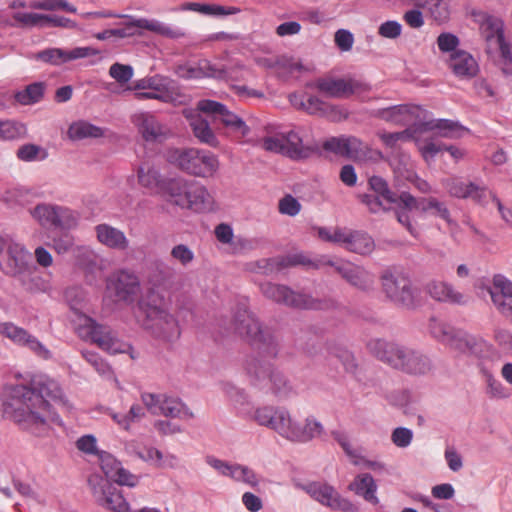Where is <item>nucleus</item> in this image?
<instances>
[{
  "label": "nucleus",
  "mask_w": 512,
  "mask_h": 512,
  "mask_svg": "<svg viewBox=\"0 0 512 512\" xmlns=\"http://www.w3.org/2000/svg\"><path fill=\"white\" fill-rule=\"evenodd\" d=\"M17 158L24 162H31L37 159H44L46 153L40 146L35 144H24L16 152Z\"/></svg>",
  "instance_id": "57"
},
{
  "label": "nucleus",
  "mask_w": 512,
  "mask_h": 512,
  "mask_svg": "<svg viewBox=\"0 0 512 512\" xmlns=\"http://www.w3.org/2000/svg\"><path fill=\"white\" fill-rule=\"evenodd\" d=\"M216 239L222 244H230L233 245V250L236 252L239 248H244L247 244V241L244 239H237L235 242L233 241V229L229 224L220 223L215 227L214 230Z\"/></svg>",
  "instance_id": "50"
},
{
  "label": "nucleus",
  "mask_w": 512,
  "mask_h": 512,
  "mask_svg": "<svg viewBox=\"0 0 512 512\" xmlns=\"http://www.w3.org/2000/svg\"><path fill=\"white\" fill-rule=\"evenodd\" d=\"M214 208L215 200L208 189L204 185L192 181L183 209L196 213H206L213 211Z\"/></svg>",
  "instance_id": "27"
},
{
  "label": "nucleus",
  "mask_w": 512,
  "mask_h": 512,
  "mask_svg": "<svg viewBox=\"0 0 512 512\" xmlns=\"http://www.w3.org/2000/svg\"><path fill=\"white\" fill-rule=\"evenodd\" d=\"M369 185L371 189L376 192L383 200L387 203H395L400 208H402V204L399 200V196H396L393 192H391L387 186V183L384 179L378 176H373L369 179Z\"/></svg>",
  "instance_id": "54"
},
{
  "label": "nucleus",
  "mask_w": 512,
  "mask_h": 512,
  "mask_svg": "<svg viewBox=\"0 0 512 512\" xmlns=\"http://www.w3.org/2000/svg\"><path fill=\"white\" fill-rule=\"evenodd\" d=\"M108 288L113 290L119 301L133 303L141 292V283L133 271L122 269L111 275Z\"/></svg>",
  "instance_id": "18"
},
{
  "label": "nucleus",
  "mask_w": 512,
  "mask_h": 512,
  "mask_svg": "<svg viewBox=\"0 0 512 512\" xmlns=\"http://www.w3.org/2000/svg\"><path fill=\"white\" fill-rule=\"evenodd\" d=\"M374 247V241L367 233L351 231L345 249L350 252L367 255L374 250Z\"/></svg>",
  "instance_id": "41"
},
{
  "label": "nucleus",
  "mask_w": 512,
  "mask_h": 512,
  "mask_svg": "<svg viewBox=\"0 0 512 512\" xmlns=\"http://www.w3.org/2000/svg\"><path fill=\"white\" fill-rule=\"evenodd\" d=\"M27 136L25 124L15 120H0V140L16 141Z\"/></svg>",
  "instance_id": "46"
},
{
  "label": "nucleus",
  "mask_w": 512,
  "mask_h": 512,
  "mask_svg": "<svg viewBox=\"0 0 512 512\" xmlns=\"http://www.w3.org/2000/svg\"><path fill=\"white\" fill-rule=\"evenodd\" d=\"M99 53V50L93 47H76L71 50L48 48L37 52L33 58L53 66H59L73 60L96 56Z\"/></svg>",
  "instance_id": "21"
},
{
  "label": "nucleus",
  "mask_w": 512,
  "mask_h": 512,
  "mask_svg": "<svg viewBox=\"0 0 512 512\" xmlns=\"http://www.w3.org/2000/svg\"><path fill=\"white\" fill-rule=\"evenodd\" d=\"M315 501L333 510L356 512L354 504L342 497L336 489L323 482H313L302 487Z\"/></svg>",
  "instance_id": "15"
},
{
  "label": "nucleus",
  "mask_w": 512,
  "mask_h": 512,
  "mask_svg": "<svg viewBox=\"0 0 512 512\" xmlns=\"http://www.w3.org/2000/svg\"><path fill=\"white\" fill-rule=\"evenodd\" d=\"M399 200L405 210H419L422 213L438 217L449 225L453 223L446 204L435 197L415 198L410 193L403 192L399 195Z\"/></svg>",
  "instance_id": "17"
},
{
  "label": "nucleus",
  "mask_w": 512,
  "mask_h": 512,
  "mask_svg": "<svg viewBox=\"0 0 512 512\" xmlns=\"http://www.w3.org/2000/svg\"><path fill=\"white\" fill-rule=\"evenodd\" d=\"M260 289L266 298L289 307L319 310L326 306V302L307 294L296 293L284 285L266 282L260 285Z\"/></svg>",
  "instance_id": "9"
},
{
  "label": "nucleus",
  "mask_w": 512,
  "mask_h": 512,
  "mask_svg": "<svg viewBox=\"0 0 512 512\" xmlns=\"http://www.w3.org/2000/svg\"><path fill=\"white\" fill-rule=\"evenodd\" d=\"M74 313L75 330L81 339L96 344L110 354L128 353L132 349L128 343L119 340L108 326L97 324L91 317L77 310Z\"/></svg>",
  "instance_id": "6"
},
{
  "label": "nucleus",
  "mask_w": 512,
  "mask_h": 512,
  "mask_svg": "<svg viewBox=\"0 0 512 512\" xmlns=\"http://www.w3.org/2000/svg\"><path fill=\"white\" fill-rule=\"evenodd\" d=\"M83 18H116V17H122V15H117L113 13L112 11H95V12H87L83 13L81 15ZM125 18H129L130 21L127 22L125 25L127 28L131 27H137L140 29H145L154 33H157L162 36L176 38L180 36V33H178L176 30L172 29L169 26H166L165 24L161 23L158 20L154 19H146V18H139V19H132V17L123 15Z\"/></svg>",
  "instance_id": "22"
},
{
  "label": "nucleus",
  "mask_w": 512,
  "mask_h": 512,
  "mask_svg": "<svg viewBox=\"0 0 512 512\" xmlns=\"http://www.w3.org/2000/svg\"><path fill=\"white\" fill-rule=\"evenodd\" d=\"M347 137L346 136H340V137H331L327 139L322 147L324 150L332 152L334 154L345 156L347 153Z\"/></svg>",
  "instance_id": "64"
},
{
  "label": "nucleus",
  "mask_w": 512,
  "mask_h": 512,
  "mask_svg": "<svg viewBox=\"0 0 512 512\" xmlns=\"http://www.w3.org/2000/svg\"><path fill=\"white\" fill-rule=\"evenodd\" d=\"M144 406L152 413L178 419H191L193 412L176 397L166 394L142 393Z\"/></svg>",
  "instance_id": "11"
},
{
  "label": "nucleus",
  "mask_w": 512,
  "mask_h": 512,
  "mask_svg": "<svg viewBox=\"0 0 512 512\" xmlns=\"http://www.w3.org/2000/svg\"><path fill=\"white\" fill-rule=\"evenodd\" d=\"M77 224L76 214L69 208L57 206V213L55 216V227L70 229Z\"/></svg>",
  "instance_id": "59"
},
{
  "label": "nucleus",
  "mask_w": 512,
  "mask_h": 512,
  "mask_svg": "<svg viewBox=\"0 0 512 512\" xmlns=\"http://www.w3.org/2000/svg\"><path fill=\"white\" fill-rule=\"evenodd\" d=\"M185 117L189 120V125L194 136L204 144L211 147H218L219 141L212 131L208 121L204 119L199 112L185 110Z\"/></svg>",
  "instance_id": "31"
},
{
  "label": "nucleus",
  "mask_w": 512,
  "mask_h": 512,
  "mask_svg": "<svg viewBox=\"0 0 512 512\" xmlns=\"http://www.w3.org/2000/svg\"><path fill=\"white\" fill-rule=\"evenodd\" d=\"M57 206L49 204H39L32 211L33 217L42 226H54Z\"/></svg>",
  "instance_id": "55"
},
{
  "label": "nucleus",
  "mask_w": 512,
  "mask_h": 512,
  "mask_svg": "<svg viewBox=\"0 0 512 512\" xmlns=\"http://www.w3.org/2000/svg\"><path fill=\"white\" fill-rule=\"evenodd\" d=\"M166 158L180 170L202 178L214 176L220 166L219 159L214 153L197 148L169 149Z\"/></svg>",
  "instance_id": "5"
},
{
  "label": "nucleus",
  "mask_w": 512,
  "mask_h": 512,
  "mask_svg": "<svg viewBox=\"0 0 512 512\" xmlns=\"http://www.w3.org/2000/svg\"><path fill=\"white\" fill-rule=\"evenodd\" d=\"M191 184V180L174 178L163 182L161 190L169 203L183 209Z\"/></svg>",
  "instance_id": "32"
},
{
  "label": "nucleus",
  "mask_w": 512,
  "mask_h": 512,
  "mask_svg": "<svg viewBox=\"0 0 512 512\" xmlns=\"http://www.w3.org/2000/svg\"><path fill=\"white\" fill-rule=\"evenodd\" d=\"M114 421V423L124 431H130L132 425L139 422L145 417V410L140 404L131 405L127 413L116 412L109 408L106 412Z\"/></svg>",
  "instance_id": "38"
},
{
  "label": "nucleus",
  "mask_w": 512,
  "mask_h": 512,
  "mask_svg": "<svg viewBox=\"0 0 512 512\" xmlns=\"http://www.w3.org/2000/svg\"><path fill=\"white\" fill-rule=\"evenodd\" d=\"M13 19L22 27H35L43 24L44 14L16 12Z\"/></svg>",
  "instance_id": "62"
},
{
  "label": "nucleus",
  "mask_w": 512,
  "mask_h": 512,
  "mask_svg": "<svg viewBox=\"0 0 512 512\" xmlns=\"http://www.w3.org/2000/svg\"><path fill=\"white\" fill-rule=\"evenodd\" d=\"M136 318L145 330L160 340L173 342L181 335L177 319L153 295L137 303Z\"/></svg>",
  "instance_id": "3"
},
{
  "label": "nucleus",
  "mask_w": 512,
  "mask_h": 512,
  "mask_svg": "<svg viewBox=\"0 0 512 512\" xmlns=\"http://www.w3.org/2000/svg\"><path fill=\"white\" fill-rule=\"evenodd\" d=\"M131 121L146 142H161L168 135V128L150 112H137Z\"/></svg>",
  "instance_id": "23"
},
{
  "label": "nucleus",
  "mask_w": 512,
  "mask_h": 512,
  "mask_svg": "<svg viewBox=\"0 0 512 512\" xmlns=\"http://www.w3.org/2000/svg\"><path fill=\"white\" fill-rule=\"evenodd\" d=\"M285 411V407L265 405L257 407L253 412L252 418L258 425L277 433L280 419L285 414Z\"/></svg>",
  "instance_id": "36"
},
{
  "label": "nucleus",
  "mask_w": 512,
  "mask_h": 512,
  "mask_svg": "<svg viewBox=\"0 0 512 512\" xmlns=\"http://www.w3.org/2000/svg\"><path fill=\"white\" fill-rule=\"evenodd\" d=\"M426 292L436 301L450 304H464V295L457 291L453 285L441 280H431L426 284Z\"/></svg>",
  "instance_id": "29"
},
{
  "label": "nucleus",
  "mask_w": 512,
  "mask_h": 512,
  "mask_svg": "<svg viewBox=\"0 0 512 512\" xmlns=\"http://www.w3.org/2000/svg\"><path fill=\"white\" fill-rule=\"evenodd\" d=\"M178 72L182 77L195 79L203 77L227 79L229 77L226 70L217 68L208 60H200L195 66L179 67Z\"/></svg>",
  "instance_id": "34"
},
{
  "label": "nucleus",
  "mask_w": 512,
  "mask_h": 512,
  "mask_svg": "<svg viewBox=\"0 0 512 512\" xmlns=\"http://www.w3.org/2000/svg\"><path fill=\"white\" fill-rule=\"evenodd\" d=\"M334 267L335 271L351 286L361 290L369 291L373 288L375 277L364 267L356 265L349 261L327 262Z\"/></svg>",
  "instance_id": "19"
},
{
  "label": "nucleus",
  "mask_w": 512,
  "mask_h": 512,
  "mask_svg": "<svg viewBox=\"0 0 512 512\" xmlns=\"http://www.w3.org/2000/svg\"><path fill=\"white\" fill-rule=\"evenodd\" d=\"M170 79L156 74L153 76L145 77L134 82L133 89L135 90H153L158 92L170 91Z\"/></svg>",
  "instance_id": "48"
},
{
  "label": "nucleus",
  "mask_w": 512,
  "mask_h": 512,
  "mask_svg": "<svg viewBox=\"0 0 512 512\" xmlns=\"http://www.w3.org/2000/svg\"><path fill=\"white\" fill-rule=\"evenodd\" d=\"M429 331L434 338L446 344L451 339L455 329L441 320L431 318L429 321Z\"/></svg>",
  "instance_id": "56"
},
{
  "label": "nucleus",
  "mask_w": 512,
  "mask_h": 512,
  "mask_svg": "<svg viewBox=\"0 0 512 512\" xmlns=\"http://www.w3.org/2000/svg\"><path fill=\"white\" fill-rule=\"evenodd\" d=\"M28 7L46 11L64 10L70 13L77 12V8L69 4L66 0H34L28 4Z\"/></svg>",
  "instance_id": "51"
},
{
  "label": "nucleus",
  "mask_w": 512,
  "mask_h": 512,
  "mask_svg": "<svg viewBox=\"0 0 512 512\" xmlns=\"http://www.w3.org/2000/svg\"><path fill=\"white\" fill-rule=\"evenodd\" d=\"M68 137L71 140H82L86 138H100L104 135L102 128L86 121L72 123L68 129Z\"/></svg>",
  "instance_id": "42"
},
{
  "label": "nucleus",
  "mask_w": 512,
  "mask_h": 512,
  "mask_svg": "<svg viewBox=\"0 0 512 512\" xmlns=\"http://www.w3.org/2000/svg\"><path fill=\"white\" fill-rule=\"evenodd\" d=\"M448 66L458 77H473L478 71L476 60L464 50H457L451 53Z\"/></svg>",
  "instance_id": "33"
},
{
  "label": "nucleus",
  "mask_w": 512,
  "mask_h": 512,
  "mask_svg": "<svg viewBox=\"0 0 512 512\" xmlns=\"http://www.w3.org/2000/svg\"><path fill=\"white\" fill-rule=\"evenodd\" d=\"M31 265L30 253L21 243L6 238L0 247V270L7 276L16 277Z\"/></svg>",
  "instance_id": "12"
},
{
  "label": "nucleus",
  "mask_w": 512,
  "mask_h": 512,
  "mask_svg": "<svg viewBox=\"0 0 512 512\" xmlns=\"http://www.w3.org/2000/svg\"><path fill=\"white\" fill-rule=\"evenodd\" d=\"M229 329L249 341L255 347L257 356H278L280 347L276 337L270 330L261 326L246 302H239L233 309Z\"/></svg>",
  "instance_id": "2"
},
{
  "label": "nucleus",
  "mask_w": 512,
  "mask_h": 512,
  "mask_svg": "<svg viewBox=\"0 0 512 512\" xmlns=\"http://www.w3.org/2000/svg\"><path fill=\"white\" fill-rule=\"evenodd\" d=\"M48 399L70 412L72 405L59 384L47 375H34L28 385H16L8 390L1 409L3 416L21 429L41 435L51 423L62 425L59 415L52 410Z\"/></svg>",
  "instance_id": "1"
},
{
  "label": "nucleus",
  "mask_w": 512,
  "mask_h": 512,
  "mask_svg": "<svg viewBox=\"0 0 512 512\" xmlns=\"http://www.w3.org/2000/svg\"><path fill=\"white\" fill-rule=\"evenodd\" d=\"M171 257L182 266H187L194 260V252L185 244L175 245L171 249Z\"/></svg>",
  "instance_id": "61"
},
{
  "label": "nucleus",
  "mask_w": 512,
  "mask_h": 512,
  "mask_svg": "<svg viewBox=\"0 0 512 512\" xmlns=\"http://www.w3.org/2000/svg\"><path fill=\"white\" fill-rule=\"evenodd\" d=\"M285 144V155L292 159H301L307 156V150L303 145L302 138L293 130L282 134Z\"/></svg>",
  "instance_id": "47"
},
{
  "label": "nucleus",
  "mask_w": 512,
  "mask_h": 512,
  "mask_svg": "<svg viewBox=\"0 0 512 512\" xmlns=\"http://www.w3.org/2000/svg\"><path fill=\"white\" fill-rule=\"evenodd\" d=\"M309 86L316 88L327 97L336 99H346L353 95L360 96L370 90L368 84L350 77H320Z\"/></svg>",
  "instance_id": "10"
},
{
  "label": "nucleus",
  "mask_w": 512,
  "mask_h": 512,
  "mask_svg": "<svg viewBox=\"0 0 512 512\" xmlns=\"http://www.w3.org/2000/svg\"><path fill=\"white\" fill-rule=\"evenodd\" d=\"M137 177L139 184L150 190L157 188L160 184L159 172L148 163H143L139 166Z\"/></svg>",
  "instance_id": "49"
},
{
  "label": "nucleus",
  "mask_w": 512,
  "mask_h": 512,
  "mask_svg": "<svg viewBox=\"0 0 512 512\" xmlns=\"http://www.w3.org/2000/svg\"><path fill=\"white\" fill-rule=\"evenodd\" d=\"M45 84L43 82H35L26 86L23 90L15 94L17 103L27 106L38 103L42 100L45 92Z\"/></svg>",
  "instance_id": "45"
},
{
  "label": "nucleus",
  "mask_w": 512,
  "mask_h": 512,
  "mask_svg": "<svg viewBox=\"0 0 512 512\" xmlns=\"http://www.w3.org/2000/svg\"><path fill=\"white\" fill-rule=\"evenodd\" d=\"M289 101L296 109L317 116H322L327 103L319 97L307 93H292L289 95Z\"/></svg>",
  "instance_id": "37"
},
{
  "label": "nucleus",
  "mask_w": 512,
  "mask_h": 512,
  "mask_svg": "<svg viewBox=\"0 0 512 512\" xmlns=\"http://www.w3.org/2000/svg\"><path fill=\"white\" fill-rule=\"evenodd\" d=\"M446 345L458 353L465 354L476 353L479 344L474 337L463 331L455 330Z\"/></svg>",
  "instance_id": "43"
},
{
  "label": "nucleus",
  "mask_w": 512,
  "mask_h": 512,
  "mask_svg": "<svg viewBox=\"0 0 512 512\" xmlns=\"http://www.w3.org/2000/svg\"><path fill=\"white\" fill-rule=\"evenodd\" d=\"M348 490L363 497L364 500L372 503L373 505H377L379 503V499L376 496L377 485L369 473L357 475L348 485Z\"/></svg>",
  "instance_id": "35"
},
{
  "label": "nucleus",
  "mask_w": 512,
  "mask_h": 512,
  "mask_svg": "<svg viewBox=\"0 0 512 512\" xmlns=\"http://www.w3.org/2000/svg\"><path fill=\"white\" fill-rule=\"evenodd\" d=\"M380 117L396 124H407L410 121V109L406 105L389 107L380 112Z\"/></svg>",
  "instance_id": "53"
},
{
  "label": "nucleus",
  "mask_w": 512,
  "mask_h": 512,
  "mask_svg": "<svg viewBox=\"0 0 512 512\" xmlns=\"http://www.w3.org/2000/svg\"><path fill=\"white\" fill-rule=\"evenodd\" d=\"M480 31L486 42L487 53L508 41L505 37L504 23L499 18H486L480 26Z\"/></svg>",
  "instance_id": "30"
},
{
  "label": "nucleus",
  "mask_w": 512,
  "mask_h": 512,
  "mask_svg": "<svg viewBox=\"0 0 512 512\" xmlns=\"http://www.w3.org/2000/svg\"><path fill=\"white\" fill-rule=\"evenodd\" d=\"M495 65L507 76H512V44L507 41L488 52Z\"/></svg>",
  "instance_id": "40"
},
{
  "label": "nucleus",
  "mask_w": 512,
  "mask_h": 512,
  "mask_svg": "<svg viewBox=\"0 0 512 512\" xmlns=\"http://www.w3.org/2000/svg\"><path fill=\"white\" fill-rule=\"evenodd\" d=\"M448 194L459 199H472L474 202L484 205L489 197L487 187L473 182H464L459 178H450L443 182Z\"/></svg>",
  "instance_id": "24"
},
{
  "label": "nucleus",
  "mask_w": 512,
  "mask_h": 512,
  "mask_svg": "<svg viewBox=\"0 0 512 512\" xmlns=\"http://www.w3.org/2000/svg\"><path fill=\"white\" fill-rule=\"evenodd\" d=\"M368 349L380 361L409 374H425L431 368L426 356L395 342L374 339Z\"/></svg>",
  "instance_id": "4"
},
{
  "label": "nucleus",
  "mask_w": 512,
  "mask_h": 512,
  "mask_svg": "<svg viewBox=\"0 0 512 512\" xmlns=\"http://www.w3.org/2000/svg\"><path fill=\"white\" fill-rule=\"evenodd\" d=\"M110 76L119 83H126L133 77V68L130 65L114 63L109 69Z\"/></svg>",
  "instance_id": "63"
},
{
  "label": "nucleus",
  "mask_w": 512,
  "mask_h": 512,
  "mask_svg": "<svg viewBox=\"0 0 512 512\" xmlns=\"http://www.w3.org/2000/svg\"><path fill=\"white\" fill-rule=\"evenodd\" d=\"M95 233L98 242L110 249L124 251L129 247L125 233L109 224H98L95 226Z\"/></svg>",
  "instance_id": "28"
},
{
  "label": "nucleus",
  "mask_w": 512,
  "mask_h": 512,
  "mask_svg": "<svg viewBox=\"0 0 512 512\" xmlns=\"http://www.w3.org/2000/svg\"><path fill=\"white\" fill-rule=\"evenodd\" d=\"M231 478L236 481L244 482L251 487H256L259 483V479L252 469L239 464H235Z\"/></svg>",
  "instance_id": "58"
},
{
  "label": "nucleus",
  "mask_w": 512,
  "mask_h": 512,
  "mask_svg": "<svg viewBox=\"0 0 512 512\" xmlns=\"http://www.w3.org/2000/svg\"><path fill=\"white\" fill-rule=\"evenodd\" d=\"M0 334L17 345L27 347L42 359L47 360L51 357L50 351L35 336L12 322L0 323Z\"/></svg>",
  "instance_id": "20"
},
{
  "label": "nucleus",
  "mask_w": 512,
  "mask_h": 512,
  "mask_svg": "<svg viewBox=\"0 0 512 512\" xmlns=\"http://www.w3.org/2000/svg\"><path fill=\"white\" fill-rule=\"evenodd\" d=\"M22 288L30 293L46 292L49 289V282L38 275L36 268L31 264L29 269L22 271L15 277Z\"/></svg>",
  "instance_id": "39"
},
{
  "label": "nucleus",
  "mask_w": 512,
  "mask_h": 512,
  "mask_svg": "<svg viewBox=\"0 0 512 512\" xmlns=\"http://www.w3.org/2000/svg\"><path fill=\"white\" fill-rule=\"evenodd\" d=\"M172 276L173 273L168 267L158 265L154 272L149 276V282L155 287L166 288L169 285Z\"/></svg>",
  "instance_id": "60"
},
{
  "label": "nucleus",
  "mask_w": 512,
  "mask_h": 512,
  "mask_svg": "<svg viewBox=\"0 0 512 512\" xmlns=\"http://www.w3.org/2000/svg\"><path fill=\"white\" fill-rule=\"evenodd\" d=\"M488 291L498 311L506 317L512 316V282L496 275Z\"/></svg>",
  "instance_id": "26"
},
{
  "label": "nucleus",
  "mask_w": 512,
  "mask_h": 512,
  "mask_svg": "<svg viewBox=\"0 0 512 512\" xmlns=\"http://www.w3.org/2000/svg\"><path fill=\"white\" fill-rule=\"evenodd\" d=\"M197 109L200 112L211 114L228 128L237 134L239 138L245 137L249 133L246 123L236 114L229 111L223 104L209 99L200 100L197 103Z\"/></svg>",
  "instance_id": "16"
},
{
  "label": "nucleus",
  "mask_w": 512,
  "mask_h": 512,
  "mask_svg": "<svg viewBox=\"0 0 512 512\" xmlns=\"http://www.w3.org/2000/svg\"><path fill=\"white\" fill-rule=\"evenodd\" d=\"M88 483L98 504L113 512H129L128 502L108 480L94 475L89 478Z\"/></svg>",
  "instance_id": "14"
},
{
  "label": "nucleus",
  "mask_w": 512,
  "mask_h": 512,
  "mask_svg": "<svg viewBox=\"0 0 512 512\" xmlns=\"http://www.w3.org/2000/svg\"><path fill=\"white\" fill-rule=\"evenodd\" d=\"M416 145L421 156L427 163L432 162L435 156L444 150V145L436 141L434 138L417 139Z\"/></svg>",
  "instance_id": "52"
},
{
  "label": "nucleus",
  "mask_w": 512,
  "mask_h": 512,
  "mask_svg": "<svg viewBox=\"0 0 512 512\" xmlns=\"http://www.w3.org/2000/svg\"><path fill=\"white\" fill-rule=\"evenodd\" d=\"M100 467L108 480L118 485L135 487L139 483V477L125 469L120 461L107 452L99 455Z\"/></svg>",
  "instance_id": "25"
},
{
  "label": "nucleus",
  "mask_w": 512,
  "mask_h": 512,
  "mask_svg": "<svg viewBox=\"0 0 512 512\" xmlns=\"http://www.w3.org/2000/svg\"><path fill=\"white\" fill-rule=\"evenodd\" d=\"M382 287L393 302L405 307L415 304V291L410 279L401 272L386 271L381 276Z\"/></svg>",
  "instance_id": "13"
},
{
  "label": "nucleus",
  "mask_w": 512,
  "mask_h": 512,
  "mask_svg": "<svg viewBox=\"0 0 512 512\" xmlns=\"http://www.w3.org/2000/svg\"><path fill=\"white\" fill-rule=\"evenodd\" d=\"M346 148V157L354 161H366L367 159L372 158V154H376L377 156L381 155L380 152L373 151L360 139L354 136L347 137Z\"/></svg>",
  "instance_id": "44"
},
{
  "label": "nucleus",
  "mask_w": 512,
  "mask_h": 512,
  "mask_svg": "<svg viewBox=\"0 0 512 512\" xmlns=\"http://www.w3.org/2000/svg\"><path fill=\"white\" fill-rule=\"evenodd\" d=\"M323 431V425L315 417L309 416L301 422L286 409L280 419L277 434L293 443H307L321 436Z\"/></svg>",
  "instance_id": "8"
},
{
  "label": "nucleus",
  "mask_w": 512,
  "mask_h": 512,
  "mask_svg": "<svg viewBox=\"0 0 512 512\" xmlns=\"http://www.w3.org/2000/svg\"><path fill=\"white\" fill-rule=\"evenodd\" d=\"M265 356L248 357L244 370L255 386L264 387L270 383L271 391L278 397H287L292 392V386L286 376L276 369L271 360Z\"/></svg>",
  "instance_id": "7"
}]
</instances>
